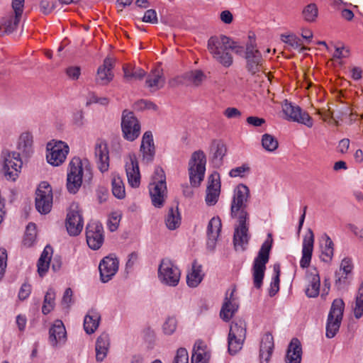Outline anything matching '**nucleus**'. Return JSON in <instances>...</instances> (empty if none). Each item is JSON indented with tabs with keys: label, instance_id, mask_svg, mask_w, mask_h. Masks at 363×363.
Returning <instances> with one entry per match:
<instances>
[{
	"label": "nucleus",
	"instance_id": "nucleus-47",
	"mask_svg": "<svg viewBox=\"0 0 363 363\" xmlns=\"http://www.w3.org/2000/svg\"><path fill=\"white\" fill-rule=\"evenodd\" d=\"M262 145L266 151L273 152L278 148L279 143L275 137L265 133L262 137Z\"/></svg>",
	"mask_w": 363,
	"mask_h": 363
},
{
	"label": "nucleus",
	"instance_id": "nucleus-14",
	"mask_svg": "<svg viewBox=\"0 0 363 363\" xmlns=\"http://www.w3.org/2000/svg\"><path fill=\"white\" fill-rule=\"evenodd\" d=\"M282 111L285 116V119L288 121L303 124L308 128H311L313 125V119L307 112L287 101H285L282 104Z\"/></svg>",
	"mask_w": 363,
	"mask_h": 363
},
{
	"label": "nucleus",
	"instance_id": "nucleus-18",
	"mask_svg": "<svg viewBox=\"0 0 363 363\" xmlns=\"http://www.w3.org/2000/svg\"><path fill=\"white\" fill-rule=\"evenodd\" d=\"M119 268V261L114 255L104 257L99 265L100 281L107 283L111 280L117 273Z\"/></svg>",
	"mask_w": 363,
	"mask_h": 363
},
{
	"label": "nucleus",
	"instance_id": "nucleus-27",
	"mask_svg": "<svg viewBox=\"0 0 363 363\" xmlns=\"http://www.w3.org/2000/svg\"><path fill=\"white\" fill-rule=\"evenodd\" d=\"M113 66V60L110 57H106L104 60V63L97 69L96 81L101 85H106L113 78L112 69Z\"/></svg>",
	"mask_w": 363,
	"mask_h": 363
},
{
	"label": "nucleus",
	"instance_id": "nucleus-59",
	"mask_svg": "<svg viewBox=\"0 0 363 363\" xmlns=\"http://www.w3.org/2000/svg\"><path fill=\"white\" fill-rule=\"evenodd\" d=\"M142 21L145 23L152 24L157 23L158 19L156 11L154 9L147 10L142 18Z\"/></svg>",
	"mask_w": 363,
	"mask_h": 363
},
{
	"label": "nucleus",
	"instance_id": "nucleus-23",
	"mask_svg": "<svg viewBox=\"0 0 363 363\" xmlns=\"http://www.w3.org/2000/svg\"><path fill=\"white\" fill-rule=\"evenodd\" d=\"M17 153L22 157H28L34 152V141L32 133L29 131L22 132L16 142Z\"/></svg>",
	"mask_w": 363,
	"mask_h": 363
},
{
	"label": "nucleus",
	"instance_id": "nucleus-34",
	"mask_svg": "<svg viewBox=\"0 0 363 363\" xmlns=\"http://www.w3.org/2000/svg\"><path fill=\"white\" fill-rule=\"evenodd\" d=\"M227 152L226 145L220 140H213L210 146V155L212 162L216 166L222 164L223 157Z\"/></svg>",
	"mask_w": 363,
	"mask_h": 363
},
{
	"label": "nucleus",
	"instance_id": "nucleus-19",
	"mask_svg": "<svg viewBox=\"0 0 363 363\" xmlns=\"http://www.w3.org/2000/svg\"><path fill=\"white\" fill-rule=\"evenodd\" d=\"M86 238L91 249H99L104 242V229L101 224L96 222L89 223L86 229Z\"/></svg>",
	"mask_w": 363,
	"mask_h": 363
},
{
	"label": "nucleus",
	"instance_id": "nucleus-31",
	"mask_svg": "<svg viewBox=\"0 0 363 363\" xmlns=\"http://www.w3.org/2000/svg\"><path fill=\"white\" fill-rule=\"evenodd\" d=\"M234 290L230 294L227 293L225 301L220 310V315L224 321H229L238 311V304L233 297Z\"/></svg>",
	"mask_w": 363,
	"mask_h": 363
},
{
	"label": "nucleus",
	"instance_id": "nucleus-45",
	"mask_svg": "<svg viewBox=\"0 0 363 363\" xmlns=\"http://www.w3.org/2000/svg\"><path fill=\"white\" fill-rule=\"evenodd\" d=\"M112 192L118 199H123L125 196V186L122 179L118 176H113L112 179Z\"/></svg>",
	"mask_w": 363,
	"mask_h": 363
},
{
	"label": "nucleus",
	"instance_id": "nucleus-13",
	"mask_svg": "<svg viewBox=\"0 0 363 363\" xmlns=\"http://www.w3.org/2000/svg\"><path fill=\"white\" fill-rule=\"evenodd\" d=\"M52 189L47 182H42L35 192V208L40 214H48L52 206Z\"/></svg>",
	"mask_w": 363,
	"mask_h": 363
},
{
	"label": "nucleus",
	"instance_id": "nucleus-8",
	"mask_svg": "<svg viewBox=\"0 0 363 363\" xmlns=\"http://www.w3.org/2000/svg\"><path fill=\"white\" fill-rule=\"evenodd\" d=\"M206 157L202 150L192 153L189 161V174L191 184L194 186L200 185L206 172Z\"/></svg>",
	"mask_w": 363,
	"mask_h": 363
},
{
	"label": "nucleus",
	"instance_id": "nucleus-20",
	"mask_svg": "<svg viewBox=\"0 0 363 363\" xmlns=\"http://www.w3.org/2000/svg\"><path fill=\"white\" fill-rule=\"evenodd\" d=\"M94 157L98 169L104 173L109 168V150L107 143L104 140H97L94 145Z\"/></svg>",
	"mask_w": 363,
	"mask_h": 363
},
{
	"label": "nucleus",
	"instance_id": "nucleus-22",
	"mask_svg": "<svg viewBox=\"0 0 363 363\" xmlns=\"http://www.w3.org/2000/svg\"><path fill=\"white\" fill-rule=\"evenodd\" d=\"M140 154L142 162L145 164L152 162L155 158V146L153 135L150 131H146L143 135Z\"/></svg>",
	"mask_w": 363,
	"mask_h": 363
},
{
	"label": "nucleus",
	"instance_id": "nucleus-55",
	"mask_svg": "<svg viewBox=\"0 0 363 363\" xmlns=\"http://www.w3.org/2000/svg\"><path fill=\"white\" fill-rule=\"evenodd\" d=\"M172 363H189V354L185 348L181 347L177 350Z\"/></svg>",
	"mask_w": 363,
	"mask_h": 363
},
{
	"label": "nucleus",
	"instance_id": "nucleus-52",
	"mask_svg": "<svg viewBox=\"0 0 363 363\" xmlns=\"http://www.w3.org/2000/svg\"><path fill=\"white\" fill-rule=\"evenodd\" d=\"M121 218L122 213L120 211H115L109 214L107 225L111 232L116 231L118 229Z\"/></svg>",
	"mask_w": 363,
	"mask_h": 363
},
{
	"label": "nucleus",
	"instance_id": "nucleus-30",
	"mask_svg": "<svg viewBox=\"0 0 363 363\" xmlns=\"http://www.w3.org/2000/svg\"><path fill=\"white\" fill-rule=\"evenodd\" d=\"M211 357V350L201 341H196L194 345L191 363H208Z\"/></svg>",
	"mask_w": 363,
	"mask_h": 363
},
{
	"label": "nucleus",
	"instance_id": "nucleus-6",
	"mask_svg": "<svg viewBox=\"0 0 363 363\" xmlns=\"http://www.w3.org/2000/svg\"><path fill=\"white\" fill-rule=\"evenodd\" d=\"M149 193L152 205L156 208L162 207L167 191L165 174L160 167H157L155 170V174L149 184Z\"/></svg>",
	"mask_w": 363,
	"mask_h": 363
},
{
	"label": "nucleus",
	"instance_id": "nucleus-1",
	"mask_svg": "<svg viewBox=\"0 0 363 363\" xmlns=\"http://www.w3.org/2000/svg\"><path fill=\"white\" fill-rule=\"evenodd\" d=\"M250 196V190L246 185H238L233 191L230 211L231 216L237 218L235 227L233 243L236 251H244L249 242L248 213L246 211L247 203Z\"/></svg>",
	"mask_w": 363,
	"mask_h": 363
},
{
	"label": "nucleus",
	"instance_id": "nucleus-36",
	"mask_svg": "<svg viewBox=\"0 0 363 363\" xmlns=\"http://www.w3.org/2000/svg\"><path fill=\"white\" fill-rule=\"evenodd\" d=\"M204 277L201 264L194 262L186 275V284L189 287L195 288L199 285Z\"/></svg>",
	"mask_w": 363,
	"mask_h": 363
},
{
	"label": "nucleus",
	"instance_id": "nucleus-42",
	"mask_svg": "<svg viewBox=\"0 0 363 363\" xmlns=\"http://www.w3.org/2000/svg\"><path fill=\"white\" fill-rule=\"evenodd\" d=\"M124 78L127 82L141 80L145 75V72L140 67H123Z\"/></svg>",
	"mask_w": 363,
	"mask_h": 363
},
{
	"label": "nucleus",
	"instance_id": "nucleus-53",
	"mask_svg": "<svg viewBox=\"0 0 363 363\" xmlns=\"http://www.w3.org/2000/svg\"><path fill=\"white\" fill-rule=\"evenodd\" d=\"M281 40L293 49H303L302 41L294 34L281 35Z\"/></svg>",
	"mask_w": 363,
	"mask_h": 363
},
{
	"label": "nucleus",
	"instance_id": "nucleus-11",
	"mask_svg": "<svg viewBox=\"0 0 363 363\" xmlns=\"http://www.w3.org/2000/svg\"><path fill=\"white\" fill-rule=\"evenodd\" d=\"M69 152V147L62 140H52L46 146V160L53 167L62 165L66 160Z\"/></svg>",
	"mask_w": 363,
	"mask_h": 363
},
{
	"label": "nucleus",
	"instance_id": "nucleus-4",
	"mask_svg": "<svg viewBox=\"0 0 363 363\" xmlns=\"http://www.w3.org/2000/svg\"><path fill=\"white\" fill-rule=\"evenodd\" d=\"M273 243V239L270 233L268 234L267 238L262 243L257 257L255 258L252 267V274L254 286L260 289L264 273L266 270V264L269 259V252L271 251Z\"/></svg>",
	"mask_w": 363,
	"mask_h": 363
},
{
	"label": "nucleus",
	"instance_id": "nucleus-5",
	"mask_svg": "<svg viewBox=\"0 0 363 363\" xmlns=\"http://www.w3.org/2000/svg\"><path fill=\"white\" fill-rule=\"evenodd\" d=\"M3 163V173L5 178L11 182H16L21 172L23 161L21 155L15 150L4 148L1 152Z\"/></svg>",
	"mask_w": 363,
	"mask_h": 363
},
{
	"label": "nucleus",
	"instance_id": "nucleus-57",
	"mask_svg": "<svg viewBox=\"0 0 363 363\" xmlns=\"http://www.w3.org/2000/svg\"><path fill=\"white\" fill-rule=\"evenodd\" d=\"M7 266V252L4 248H0V281L4 277Z\"/></svg>",
	"mask_w": 363,
	"mask_h": 363
},
{
	"label": "nucleus",
	"instance_id": "nucleus-3",
	"mask_svg": "<svg viewBox=\"0 0 363 363\" xmlns=\"http://www.w3.org/2000/svg\"><path fill=\"white\" fill-rule=\"evenodd\" d=\"M83 178H91V167L86 160L73 157L68 165L67 174V189L71 194L77 193L82 186Z\"/></svg>",
	"mask_w": 363,
	"mask_h": 363
},
{
	"label": "nucleus",
	"instance_id": "nucleus-62",
	"mask_svg": "<svg viewBox=\"0 0 363 363\" xmlns=\"http://www.w3.org/2000/svg\"><path fill=\"white\" fill-rule=\"evenodd\" d=\"M25 0H12V9L13 14L16 16H22Z\"/></svg>",
	"mask_w": 363,
	"mask_h": 363
},
{
	"label": "nucleus",
	"instance_id": "nucleus-39",
	"mask_svg": "<svg viewBox=\"0 0 363 363\" xmlns=\"http://www.w3.org/2000/svg\"><path fill=\"white\" fill-rule=\"evenodd\" d=\"M52 254V248L50 246H46L38 262V272L40 277H43L47 273L50 267Z\"/></svg>",
	"mask_w": 363,
	"mask_h": 363
},
{
	"label": "nucleus",
	"instance_id": "nucleus-46",
	"mask_svg": "<svg viewBox=\"0 0 363 363\" xmlns=\"http://www.w3.org/2000/svg\"><path fill=\"white\" fill-rule=\"evenodd\" d=\"M37 236L36 225L35 223H30L28 224L23 238V245L26 247L32 246Z\"/></svg>",
	"mask_w": 363,
	"mask_h": 363
},
{
	"label": "nucleus",
	"instance_id": "nucleus-24",
	"mask_svg": "<svg viewBox=\"0 0 363 363\" xmlns=\"http://www.w3.org/2000/svg\"><path fill=\"white\" fill-rule=\"evenodd\" d=\"M313 245L314 234L311 229H308L306 234L303 236L302 242L300 267L303 269L307 268L310 265L313 251Z\"/></svg>",
	"mask_w": 363,
	"mask_h": 363
},
{
	"label": "nucleus",
	"instance_id": "nucleus-29",
	"mask_svg": "<svg viewBox=\"0 0 363 363\" xmlns=\"http://www.w3.org/2000/svg\"><path fill=\"white\" fill-rule=\"evenodd\" d=\"M319 245L321 261L330 263L333 260L334 255V243L328 234L323 233L321 235L319 240Z\"/></svg>",
	"mask_w": 363,
	"mask_h": 363
},
{
	"label": "nucleus",
	"instance_id": "nucleus-9",
	"mask_svg": "<svg viewBox=\"0 0 363 363\" xmlns=\"http://www.w3.org/2000/svg\"><path fill=\"white\" fill-rule=\"evenodd\" d=\"M345 303L341 298L335 299L331 305L326 323L328 338H333L338 332L343 317Z\"/></svg>",
	"mask_w": 363,
	"mask_h": 363
},
{
	"label": "nucleus",
	"instance_id": "nucleus-12",
	"mask_svg": "<svg viewBox=\"0 0 363 363\" xmlns=\"http://www.w3.org/2000/svg\"><path fill=\"white\" fill-rule=\"evenodd\" d=\"M65 226L69 235L72 236L78 235L84 228V218L82 211L79 203L72 202L67 213Z\"/></svg>",
	"mask_w": 363,
	"mask_h": 363
},
{
	"label": "nucleus",
	"instance_id": "nucleus-58",
	"mask_svg": "<svg viewBox=\"0 0 363 363\" xmlns=\"http://www.w3.org/2000/svg\"><path fill=\"white\" fill-rule=\"evenodd\" d=\"M250 167L247 164L232 169L229 172V176L231 177H243L246 172H249Z\"/></svg>",
	"mask_w": 363,
	"mask_h": 363
},
{
	"label": "nucleus",
	"instance_id": "nucleus-51",
	"mask_svg": "<svg viewBox=\"0 0 363 363\" xmlns=\"http://www.w3.org/2000/svg\"><path fill=\"white\" fill-rule=\"evenodd\" d=\"M352 277L341 274L340 272H335L334 284L337 290H343L347 289L350 285V279Z\"/></svg>",
	"mask_w": 363,
	"mask_h": 363
},
{
	"label": "nucleus",
	"instance_id": "nucleus-63",
	"mask_svg": "<svg viewBox=\"0 0 363 363\" xmlns=\"http://www.w3.org/2000/svg\"><path fill=\"white\" fill-rule=\"evenodd\" d=\"M66 74L69 79L76 80L81 74L80 67L77 66L69 67L66 69Z\"/></svg>",
	"mask_w": 363,
	"mask_h": 363
},
{
	"label": "nucleus",
	"instance_id": "nucleus-61",
	"mask_svg": "<svg viewBox=\"0 0 363 363\" xmlns=\"http://www.w3.org/2000/svg\"><path fill=\"white\" fill-rule=\"evenodd\" d=\"M279 277L277 275H273L269 289V294L274 296L279 290Z\"/></svg>",
	"mask_w": 363,
	"mask_h": 363
},
{
	"label": "nucleus",
	"instance_id": "nucleus-2",
	"mask_svg": "<svg viewBox=\"0 0 363 363\" xmlns=\"http://www.w3.org/2000/svg\"><path fill=\"white\" fill-rule=\"evenodd\" d=\"M208 48L213 58L223 66L228 67L233 64L230 51L241 55L243 48L225 35L212 37L208 40Z\"/></svg>",
	"mask_w": 363,
	"mask_h": 363
},
{
	"label": "nucleus",
	"instance_id": "nucleus-41",
	"mask_svg": "<svg viewBox=\"0 0 363 363\" xmlns=\"http://www.w3.org/2000/svg\"><path fill=\"white\" fill-rule=\"evenodd\" d=\"M183 83L189 86H199L206 79L204 73L201 70H193L183 75Z\"/></svg>",
	"mask_w": 363,
	"mask_h": 363
},
{
	"label": "nucleus",
	"instance_id": "nucleus-40",
	"mask_svg": "<svg viewBox=\"0 0 363 363\" xmlns=\"http://www.w3.org/2000/svg\"><path fill=\"white\" fill-rule=\"evenodd\" d=\"M182 222L181 215L178 208H170L164 218V223L167 228L170 230L178 228Z\"/></svg>",
	"mask_w": 363,
	"mask_h": 363
},
{
	"label": "nucleus",
	"instance_id": "nucleus-10",
	"mask_svg": "<svg viewBox=\"0 0 363 363\" xmlns=\"http://www.w3.org/2000/svg\"><path fill=\"white\" fill-rule=\"evenodd\" d=\"M157 277L162 284L174 287L179 282L181 272L171 260L163 259L158 267Z\"/></svg>",
	"mask_w": 363,
	"mask_h": 363
},
{
	"label": "nucleus",
	"instance_id": "nucleus-43",
	"mask_svg": "<svg viewBox=\"0 0 363 363\" xmlns=\"http://www.w3.org/2000/svg\"><path fill=\"white\" fill-rule=\"evenodd\" d=\"M56 294L53 289H49L44 297L43 304L42 306V313L45 315L50 313L55 306Z\"/></svg>",
	"mask_w": 363,
	"mask_h": 363
},
{
	"label": "nucleus",
	"instance_id": "nucleus-50",
	"mask_svg": "<svg viewBox=\"0 0 363 363\" xmlns=\"http://www.w3.org/2000/svg\"><path fill=\"white\" fill-rule=\"evenodd\" d=\"M318 10L315 4L307 5L302 11V15L305 21L313 22L318 17Z\"/></svg>",
	"mask_w": 363,
	"mask_h": 363
},
{
	"label": "nucleus",
	"instance_id": "nucleus-33",
	"mask_svg": "<svg viewBox=\"0 0 363 363\" xmlns=\"http://www.w3.org/2000/svg\"><path fill=\"white\" fill-rule=\"evenodd\" d=\"M165 84V79L163 72L160 68L152 70L147 75L145 85L152 91H157L162 89Z\"/></svg>",
	"mask_w": 363,
	"mask_h": 363
},
{
	"label": "nucleus",
	"instance_id": "nucleus-37",
	"mask_svg": "<svg viewBox=\"0 0 363 363\" xmlns=\"http://www.w3.org/2000/svg\"><path fill=\"white\" fill-rule=\"evenodd\" d=\"M274 348V339L270 333L265 334L260 345V360L261 363H268Z\"/></svg>",
	"mask_w": 363,
	"mask_h": 363
},
{
	"label": "nucleus",
	"instance_id": "nucleus-26",
	"mask_svg": "<svg viewBox=\"0 0 363 363\" xmlns=\"http://www.w3.org/2000/svg\"><path fill=\"white\" fill-rule=\"evenodd\" d=\"M220 193V182L218 174H212L208 178L205 198L206 203L211 206H214L218 200Z\"/></svg>",
	"mask_w": 363,
	"mask_h": 363
},
{
	"label": "nucleus",
	"instance_id": "nucleus-54",
	"mask_svg": "<svg viewBox=\"0 0 363 363\" xmlns=\"http://www.w3.org/2000/svg\"><path fill=\"white\" fill-rule=\"evenodd\" d=\"M221 230V220L218 217L212 218L207 227L208 235H219Z\"/></svg>",
	"mask_w": 363,
	"mask_h": 363
},
{
	"label": "nucleus",
	"instance_id": "nucleus-44",
	"mask_svg": "<svg viewBox=\"0 0 363 363\" xmlns=\"http://www.w3.org/2000/svg\"><path fill=\"white\" fill-rule=\"evenodd\" d=\"M353 312L357 319L360 318L363 315V281L361 282L355 296Z\"/></svg>",
	"mask_w": 363,
	"mask_h": 363
},
{
	"label": "nucleus",
	"instance_id": "nucleus-21",
	"mask_svg": "<svg viewBox=\"0 0 363 363\" xmlns=\"http://www.w3.org/2000/svg\"><path fill=\"white\" fill-rule=\"evenodd\" d=\"M306 295L308 298H316L320 294V278L316 267H311L306 272Z\"/></svg>",
	"mask_w": 363,
	"mask_h": 363
},
{
	"label": "nucleus",
	"instance_id": "nucleus-7",
	"mask_svg": "<svg viewBox=\"0 0 363 363\" xmlns=\"http://www.w3.org/2000/svg\"><path fill=\"white\" fill-rule=\"evenodd\" d=\"M246 337V323L241 318L233 320L230 326L228 337V350L235 355L241 350Z\"/></svg>",
	"mask_w": 363,
	"mask_h": 363
},
{
	"label": "nucleus",
	"instance_id": "nucleus-60",
	"mask_svg": "<svg viewBox=\"0 0 363 363\" xmlns=\"http://www.w3.org/2000/svg\"><path fill=\"white\" fill-rule=\"evenodd\" d=\"M32 291L31 285L28 283L22 284L18 292V298L20 300L23 301L28 298Z\"/></svg>",
	"mask_w": 363,
	"mask_h": 363
},
{
	"label": "nucleus",
	"instance_id": "nucleus-28",
	"mask_svg": "<svg viewBox=\"0 0 363 363\" xmlns=\"http://www.w3.org/2000/svg\"><path fill=\"white\" fill-rule=\"evenodd\" d=\"M111 347V340L108 334L101 333L96 340L95 352L96 360L98 362H103L108 353Z\"/></svg>",
	"mask_w": 363,
	"mask_h": 363
},
{
	"label": "nucleus",
	"instance_id": "nucleus-17",
	"mask_svg": "<svg viewBox=\"0 0 363 363\" xmlns=\"http://www.w3.org/2000/svg\"><path fill=\"white\" fill-rule=\"evenodd\" d=\"M125 169L128 184L132 188H138L140 184V172L138 161L134 152H130L124 157Z\"/></svg>",
	"mask_w": 363,
	"mask_h": 363
},
{
	"label": "nucleus",
	"instance_id": "nucleus-16",
	"mask_svg": "<svg viewBox=\"0 0 363 363\" xmlns=\"http://www.w3.org/2000/svg\"><path fill=\"white\" fill-rule=\"evenodd\" d=\"M121 128L123 137L127 140L133 141L140 134V124L132 112L123 111Z\"/></svg>",
	"mask_w": 363,
	"mask_h": 363
},
{
	"label": "nucleus",
	"instance_id": "nucleus-38",
	"mask_svg": "<svg viewBox=\"0 0 363 363\" xmlns=\"http://www.w3.org/2000/svg\"><path fill=\"white\" fill-rule=\"evenodd\" d=\"M21 16L16 14L9 15L0 20V35L9 34L13 32L20 21Z\"/></svg>",
	"mask_w": 363,
	"mask_h": 363
},
{
	"label": "nucleus",
	"instance_id": "nucleus-48",
	"mask_svg": "<svg viewBox=\"0 0 363 363\" xmlns=\"http://www.w3.org/2000/svg\"><path fill=\"white\" fill-rule=\"evenodd\" d=\"M177 319L174 316H168L162 324V333L165 335H173L177 328Z\"/></svg>",
	"mask_w": 363,
	"mask_h": 363
},
{
	"label": "nucleus",
	"instance_id": "nucleus-64",
	"mask_svg": "<svg viewBox=\"0 0 363 363\" xmlns=\"http://www.w3.org/2000/svg\"><path fill=\"white\" fill-rule=\"evenodd\" d=\"M348 230L359 240L363 241V227L359 228L354 224L347 225Z\"/></svg>",
	"mask_w": 363,
	"mask_h": 363
},
{
	"label": "nucleus",
	"instance_id": "nucleus-25",
	"mask_svg": "<svg viewBox=\"0 0 363 363\" xmlns=\"http://www.w3.org/2000/svg\"><path fill=\"white\" fill-rule=\"evenodd\" d=\"M67 341L65 327L60 320L55 321L49 330V342L52 347L62 346Z\"/></svg>",
	"mask_w": 363,
	"mask_h": 363
},
{
	"label": "nucleus",
	"instance_id": "nucleus-35",
	"mask_svg": "<svg viewBox=\"0 0 363 363\" xmlns=\"http://www.w3.org/2000/svg\"><path fill=\"white\" fill-rule=\"evenodd\" d=\"M100 320L99 312L95 309L89 310L84 318V329L86 333L93 334L99 328Z\"/></svg>",
	"mask_w": 363,
	"mask_h": 363
},
{
	"label": "nucleus",
	"instance_id": "nucleus-32",
	"mask_svg": "<svg viewBox=\"0 0 363 363\" xmlns=\"http://www.w3.org/2000/svg\"><path fill=\"white\" fill-rule=\"evenodd\" d=\"M302 358V348L300 341L294 338L288 346L285 357L286 363H301Z\"/></svg>",
	"mask_w": 363,
	"mask_h": 363
},
{
	"label": "nucleus",
	"instance_id": "nucleus-56",
	"mask_svg": "<svg viewBox=\"0 0 363 363\" xmlns=\"http://www.w3.org/2000/svg\"><path fill=\"white\" fill-rule=\"evenodd\" d=\"M72 123L78 128L82 127L85 123L84 116L82 111H76L72 115Z\"/></svg>",
	"mask_w": 363,
	"mask_h": 363
},
{
	"label": "nucleus",
	"instance_id": "nucleus-49",
	"mask_svg": "<svg viewBox=\"0 0 363 363\" xmlns=\"http://www.w3.org/2000/svg\"><path fill=\"white\" fill-rule=\"evenodd\" d=\"M354 263L352 258L345 257L340 261L339 269L336 272L352 277Z\"/></svg>",
	"mask_w": 363,
	"mask_h": 363
},
{
	"label": "nucleus",
	"instance_id": "nucleus-15",
	"mask_svg": "<svg viewBox=\"0 0 363 363\" xmlns=\"http://www.w3.org/2000/svg\"><path fill=\"white\" fill-rule=\"evenodd\" d=\"M245 59L247 70L252 74H256L262 70V58L259 51L256 48L255 39L249 37L246 45Z\"/></svg>",
	"mask_w": 363,
	"mask_h": 363
}]
</instances>
